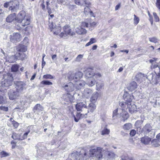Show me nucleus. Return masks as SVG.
<instances>
[{
  "mask_svg": "<svg viewBox=\"0 0 160 160\" xmlns=\"http://www.w3.org/2000/svg\"><path fill=\"white\" fill-rule=\"evenodd\" d=\"M154 73L148 74L147 78L151 83L157 84L160 81V73L155 70H154Z\"/></svg>",
  "mask_w": 160,
  "mask_h": 160,
  "instance_id": "nucleus-1",
  "label": "nucleus"
},
{
  "mask_svg": "<svg viewBox=\"0 0 160 160\" xmlns=\"http://www.w3.org/2000/svg\"><path fill=\"white\" fill-rule=\"evenodd\" d=\"M102 150V148L100 147H98L96 148H92L89 150V155L88 156H87L86 157L87 158L96 156L97 158L100 159L102 157L101 152Z\"/></svg>",
  "mask_w": 160,
  "mask_h": 160,
  "instance_id": "nucleus-2",
  "label": "nucleus"
},
{
  "mask_svg": "<svg viewBox=\"0 0 160 160\" xmlns=\"http://www.w3.org/2000/svg\"><path fill=\"white\" fill-rule=\"evenodd\" d=\"M151 63V68L152 69H154L155 71L158 70L160 73V59L157 58H152L149 60Z\"/></svg>",
  "mask_w": 160,
  "mask_h": 160,
  "instance_id": "nucleus-3",
  "label": "nucleus"
},
{
  "mask_svg": "<svg viewBox=\"0 0 160 160\" xmlns=\"http://www.w3.org/2000/svg\"><path fill=\"white\" fill-rule=\"evenodd\" d=\"M5 79L2 83V87H7L10 86L13 80V77L10 73L7 74L4 77Z\"/></svg>",
  "mask_w": 160,
  "mask_h": 160,
  "instance_id": "nucleus-4",
  "label": "nucleus"
},
{
  "mask_svg": "<svg viewBox=\"0 0 160 160\" xmlns=\"http://www.w3.org/2000/svg\"><path fill=\"white\" fill-rule=\"evenodd\" d=\"M85 73L86 77L88 78H95L97 79L102 76V75L99 73H95L93 70L91 68L87 69L85 71Z\"/></svg>",
  "mask_w": 160,
  "mask_h": 160,
  "instance_id": "nucleus-5",
  "label": "nucleus"
},
{
  "mask_svg": "<svg viewBox=\"0 0 160 160\" xmlns=\"http://www.w3.org/2000/svg\"><path fill=\"white\" fill-rule=\"evenodd\" d=\"M64 32H61L59 35L61 37H65L68 35L73 36L75 35V33L72 32L71 29L69 27L65 26L63 28Z\"/></svg>",
  "mask_w": 160,
  "mask_h": 160,
  "instance_id": "nucleus-6",
  "label": "nucleus"
},
{
  "mask_svg": "<svg viewBox=\"0 0 160 160\" xmlns=\"http://www.w3.org/2000/svg\"><path fill=\"white\" fill-rule=\"evenodd\" d=\"M21 35L18 33H13L10 35V41L13 42H19L21 40Z\"/></svg>",
  "mask_w": 160,
  "mask_h": 160,
  "instance_id": "nucleus-7",
  "label": "nucleus"
},
{
  "mask_svg": "<svg viewBox=\"0 0 160 160\" xmlns=\"http://www.w3.org/2000/svg\"><path fill=\"white\" fill-rule=\"evenodd\" d=\"M10 7L9 8L10 10L12 12H16L18 9L19 6L18 1L17 0L10 2Z\"/></svg>",
  "mask_w": 160,
  "mask_h": 160,
  "instance_id": "nucleus-8",
  "label": "nucleus"
},
{
  "mask_svg": "<svg viewBox=\"0 0 160 160\" xmlns=\"http://www.w3.org/2000/svg\"><path fill=\"white\" fill-rule=\"evenodd\" d=\"M123 98L125 101L128 103L129 104L132 103V102L133 98V96L132 95L129 94L127 92H125L123 95Z\"/></svg>",
  "mask_w": 160,
  "mask_h": 160,
  "instance_id": "nucleus-9",
  "label": "nucleus"
},
{
  "mask_svg": "<svg viewBox=\"0 0 160 160\" xmlns=\"http://www.w3.org/2000/svg\"><path fill=\"white\" fill-rule=\"evenodd\" d=\"M75 85L71 82H69L67 84L63 85L62 87L68 92H72L74 90Z\"/></svg>",
  "mask_w": 160,
  "mask_h": 160,
  "instance_id": "nucleus-10",
  "label": "nucleus"
},
{
  "mask_svg": "<svg viewBox=\"0 0 160 160\" xmlns=\"http://www.w3.org/2000/svg\"><path fill=\"white\" fill-rule=\"evenodd\" d=\"M20 93L16 90H11L8 92L9 98L13 100L17 98L19 95Z\"/></svg>",
  "mask_w": 160,
  "mask_h": 160,
  "instance_id": "nucleus-11",
  "label": "nucleus"
},
{
  "mask_svg": "<svg viewBox=\"0 0 160 160\" xmlns=\"http://www.w3.org/2000/svg\"><path fill=\"white\" fill-rule=\"evenodd\" d=\"M27 16L25 12L24 11H22L18 14L17 17L16 16V20L17 22L19 23Z\"/></svg>",
  "mask_w": 160,
  "mask_h": 160,
  "instance_id": "nucleus-12",
  "label": "nucleus"
},
{
  "mask_svg": "<svg viewBox=\"0 0 160 160\" xmlns=\"http://www.w3.org/2000/svg\"><path fill=\"white\" fill-rule=\"evenodd\" d=\"M63 97L64 100L67 102H72L75 101L73 96L71 95L69 93H68L65 94Z\"/></svg>",
  "mask_w": 160,
  "mask_h": 160,
  "instance_id": "nucleus-13",
  "label": "nucleus"
},
{
  "mask_svg": "<svg viewBox=\"0 0 160 160\" xmlns=\"http://www.w3.org/2000/svg\"><path fill=\"white\" fill-rule=\"evenodd\" d=\"M75 108L78 111H82L83 108H87L86 102H85L78 103L76 105Z\"/></svg>",
  "mask_w": 160,
  "mask_h": 160,
  "instance_id": "nucleus-14",
  "label": "nucleus"
},
{
  "mask_svg": "<svg viewBox=\"0 0 160 160\" xmlns=\"http://www.w3.org/2000/svg\"><path fill=\"white\" fill-rule=\"evenodd\" d=\"M74 82H75L74 84L75 87L76 89L78 90L82 88L86 84L85 82L82 80L74 81Z\"/></svg>",
  "mask_w": 160,
  "mask_h": 160,
  "instance_id": "nucleus-15",
  "label": "nucleus"
},
{
  "mask_svg": "<svg viewBox=\"0 0 160 160\" xmlns=\"http://www.w3.org/2000/svg\"><path fill=\"white\" fill-rule=\"evenodd\" d=\"M25 84L22 82H17L16 87V91H17L19 93H21L22 90L24 89Z\"/></svg>",
  "mask_w": 160,
  "mask_h": 160,
  "instance_id": "nucleus-16",
  "label": "nucleus"
},
{
  "mask_svg": "<svg viewBox=\"0 0 160 160\" xmlns=\"http://www.w3.org/2000/svg\"><path fill=\"white\" fill-rule=\"evenodd\" d=\"M72 117L74 118L75 121L76 122H78L79 120L82 119L87 114V113L84 114L81 113L80 112H77L76 115L75 116L74 114H73L72 113Z\"/></svg>",
  "mask_w": 160,
  "mask_h": 160,
  "instance_id": "nucleus-17",
  "label": "nucleus"
},
{
  "mask_svg": "<svg viewBox=\"0 0 160 160\" xmlns=\"http://www.w3.org/2000/svg\"><path fill=\"white\" fill-rule=\"evenodd\" d=\"M30 19L28 16H27L19 23H20L21 25L22 26L24 27L25 26L29 25L30 23Z\"/></svg>",
  "mask_w": 160,
  "mask_h": 160,
  "instance_id": "nucleus-18",
  "label": "nucleus"
},
{
  "mask_svg": "<svg viewBox=\"0 0 160 160\" xmlns=\"http://www.w3.org/2000/svg\"><path fill=\"white\" fill-rule=\"evenodd\" d=\"M92 92L93 91L92 89L87 88L84 90L83 95L85 97L88 98L90 97Z\"/></svg>",
  "mask_w": 160,
  "mask_h": 160,
  "instance_id": "nucleus-19",
  "label": "nucleus"
},
{
  "mask_svg": "<svg viewBox=\"0 0 160 160\" xmlns=\"http://www.w3.org/2000/svg\"><path fill=\"white\" fill-rule=\"evenodd\" d=\"M75 29L76 32L79 34H85L86 33V30L81 26L75 27Z\"/></svg>",
  "mask_w": 160,
  "mask_h": 160,
  "instance_id": "nucleus-20",
  "label": "nucleus"
},
{
  "mask_svg": "<svg viewBox=\"0 0 160 160\" xmlns=\"http://www.w3.org/2000/svg\"><path fill=\"white\" fill-rule=\"evenodd\" d=\"M128 108L129 112L131 113H133L137 111L136 106L133 102L129 104Z\"/></svg>",
  "mask_w": 160,
  "mask_h": 160,
  "instance_id": "nucleus-21",
  "label": "nucleus"
},
{
  "mask_svg": "<svg viewBox=\"0 0 160 160\" xmlns=\"http://www.w3.org/2000/svg\"><path fill=\"white\" fill-rule=\"evenodd\" d=\"M95 79H96L95 78H89L88 79L87 84L89 87H92L96 83V81Z\"/></svg>",
  "mask_w": 160,
  "mask_h": 160,
  "instance_id": "nucleus-22",
  "label": "nucleus"
},
{
  "mask_svg": "<svg viewBox=\"0 0 160 160\" xmlns=\"http://www.w3.org/2000/svg\"><path fill=\"white\" fill-rule=\"evenodd\" d=\"M16 16L15 13L10 14L6 18V21L8 22H12L14 19L16 20Z\"/></svg>",
  "mask_w": 160,
  "mask_h": 160,
  "instance_id": "nucleus-23",
  "label": "nucleus"
},
{
  "mask_svg": "<svg viewBox=\"0 0 160 160\" xmlns=\"http://www.w3.org/2000/svg\"><path fill=\"white\" fill-rule=\"evenodd\" d=\"M82 76L83 73L81 72H76L73 78L74 82L80 80V79L82 77Z\"/></svg>",
  "mask_w": 160,
  "mask_h": 160,
  "instance_id": "nucleus-24",
  "label": "nucleus"
},
{
  "mask_svg": "<svg viewBox=\"0 0 160 160\" xmlns=\"http://www.w3.org/2000/svg\"><path fill=\"white\" fill-rule=\"evenodd\" d=\"M137 87L136 82L134 81L131 82L128 85V90L132 91L136 89Z\"/></svg>",
  "mask_w": 160,
  "mask_h": 160,
  "instance_id": "nucleus-25",
  "label": "nucleus"
},
{
  "mask_svg": "<svg viewBox=\"0 0 160 160\" xmlns=\"http://www.w3.org/2000/svg\"><path fill=\"white\" fill-rule=\"evenodd\" d=\"M99 95V93L97 92H95L93 93L90 98V101L92 102H95Z\"/></svg>",
  "mask_w": 160,
  "mask_h": 160,
  "instance_id": "nucleus-26",
  "label": "nucleus"
},
{
  "mask_svg": "<svg viewBox=\"0 0 160 160\" xmlns=\"http://www.w3.org/2000/svg\"><path fill=\"white\" fill-rule=\"evenodd\" d=\"M119 105L122 111H126L129 106V103L125 102H122L119 103Z\"/></svg>",
  "mask_w": 160,
  "mask_h": 160,
  "instance_id": "nucleus-27",
  "label": "nucleus"
},
{
  "mask_svg": "<svg viewBox=\"0 0 160 160\" xmlns=\"http://www.w3.org/2000/svg\"><path fill=\"white\" fill-rule=\"evenodd\" d=\"M96 106L93 102L90 103L89 104L88 106L87 113L90 112H93L96 108Z\"/></svg>",
  "mask_w": 160,
  "mask_h": 160,
  "instance_id": "nucleus-28",
  "label": "nucleus"
},
{
  "mask_svg": "<svg viewBox=\"0 0 160 160\" xmlns=\"http://www.w3.org/2000/svg\"><path fill=\"white\" fill-rule=\"evenodd\" d=\"M152 130V127L149 124H146L143 128V131L146 133L149 132Z\"/></svg>",
  "mask_w": 160,
  "mask_h": 160,
  "instance_id": "nucleus-29",
  "label": "nucleus"
},
{
  "mask_svg": "<svg viewBox=\"0 0 160 160\" xmlns=\"http://www.w3.org/2000/svg\"><path fill=\"white\" fill-rule=\"evenodd\" d=\"M141 142L145 144H148L151 141V139L147 136H145L141 138Z\"/></svg>",
  "mask_w": 160,
  "mask_h": 160,
  "instance_id": "nucleus-30",
  "label": "nucleus"
},
{
  "mask_svg": "<svg viewBox=\"0 0 160 160\" xmlns=\"http://www.w3.org/2000/svg\"><path fill=\"white\" fill-rule=\"evenodd\" d=\"M43 109V107L40 104H37L34 107V112L38 113L42 111Z\"/></svg>",
  "mask_w": 160,
  "mask_h": 160,
  "instance_id": "nucleus-31",
  "label": "nucleus"
},
{
  "mask_svg": "<svg viewBox=\"0 0 160 160\" xmlns=\"http://www.w3.org/2000/svg\"><path fill=\"white\" fill-rule=\"evenodd\" d=\"M17 51L23 53L27 50V48L24 45H20L18 46L17 48Z\"/></svg>",
  "mask_w": 160,
  "mask_h": 160,
  "instance_id": "nucleus-32",
  "label": "nucleus"
},
{
  "mask_svg": "<svg viewBox=\"0 0 160 160\" xmlns=\"http://www.w3.org/2000/svg\"><path fill=\"white\" fill-rule=\"evenodd\" d=\"M61 28L59 25L55 26L53 30L52 31L53 33L55 34H58L61 31Z\"/></svg>",
  "mask_w": 160,
  "mask_h": 160,
  "instance_id": "nucleus-33",
  "label": "nucleus"
},
{
  "mask_svg": "<svg viewBox=\"0 0 160 160\" xmlns=\"http://www.w3.org/2000/svg\"><path fill=\"white\" fill-rule=\"evenodd\" d=\"M132 125L130 123H127L124 124L122 127V128L127 131L132 128Z\"/></svg>",
  "mask_w": 160,
  "mask_h": 160,
  "instance_id": "nucleus-34",
  "label": "nucleus"
},
{
  "mask_svg": "<svg viewBox=\"0 0 160 160\" xmlns=\"http://www.w3.org/2000/svg\"><path fill=\"white\" fill-rule=\"evenodd\" d=\"M15 56L17 59H21L22 60L24 59V57H25V54L23 53L20 52L18 53H16Z\"/></svg>",
  "mask_w": 160,
  "mask_h": 160,
  "instance_id": "nucleus-35",
  "label": "nucleus"
},
{
  "mask_svg": "<svg viewBox=\"0 0 160 160\" xmlns=\"http://www.w3.org/2000/svg\"><path fill=\"white\" fill-rule=\"evenodd\" d=\"M52 84V83L51 82L47 80H44L40 82V86L43 87L44 85H51Z\"/></svg>",
  "mask_w": 160,
  "mask_h": 160,
  "instance_id": "nucleus-36",
  "label": "nucleus"
},
{
  "mask_svg": "<svg viewBox=\"0 0 160 160\" xmlns=\"http://www.w3.org/2000/svg\"><path fill=\"white\" fill-rule=\"evenodd\" d=\"M7 99L5 97L0 95V104H3L7 103Z\"/></svg>",
  "mask_w": 160,
  "mask_h": 160,
  "instance_id": "nucleus-37",
  "label": "nucleus"
},
{
  "mask_svg": "<svg viewBox=\"0 0 160 160\" xmlns=\"http://www.w3.org/2000/svg\"><path fill=\"white\" fill-rule=\"evenodd\" d=\"M121 115L124 121L127 120L128 118V114L126 111H122Z\"/></svg>",
  "mask_w": 160,
  "mask_h": 160,
  "instance_id": "nucleus-38",
  "label": "nucleus"
},
{
  "mask_svg": "<svg viewBox=\"0 0 160 160\" xmlns=\"http://www.w3.org/2000/svg\"><path fill=\"white\" fill-rule=\"evenodd\" d=\"M97 42V40L95 38H92L90 39V41L85 45L86 47L88 46L91 44L95 43Z\"/></svg>",
  "mask_w": 160,
  "mask_h": 160,
  "instance_id": "nucleus-39",
  "label": "nucleus"
},
{
  "mask_svg": "<svg viewBox=\"0 0 160 160\" xmlns=\"http://www.w3.org/2000/svg\"><path fill=\"white\" fill-rule=\"evenodd\" d=\"M84 12L86 15L88 14L89 12L90 13V14L91 15H92V14H93L92 12L91 11L90 8L87 6L84 8Z\"/></svg>",
  "mask_w": 160,
  "mask_h": 160,
  "instance_id": "nucleus-40",
  "label": "nucleus"
},
{
  "mask_svg": "<svg viewBox=\"0 0 160 160\" xmlns=\"http://www.w3.org/2000/svg\"><path fill=\"white\" fill-rule=\"evenodd\" d=\"M153 144L155 147H158L160 146V141L157 139H154L152 142Z\"/></svg>",
  "mask_w": 160,
  "mask_h": 160,
  "instance_id": "nucleus-41",
  "label": "nucleus"
},
{
  "mask_svg": "<svg viewBox=\"0 0 160 160\" xmlns=\"http://www.w3.org/2000/svg\"><path fill=\"white\" fill-rule=\"evenodd\" d=\"M12 138L15 140H21V138L19 134L13 133L12 136Z\"/></svg>",
  "mask_w": 160,
  "mask_h": 160,
  "instance_id": "nucleus-42",
  "label": "nucleus"
},
{
  "mask_svg": "<svg viewBox=\"0 0 160 160\" xmlns=\"http://www.w3.org/2000/svg\"><path fill=\"white\" fill-rule=\"evenodd\" d=\"M85 0H75V2L76 4L79 5H83L84 3Z\"/></svg>",
  "mask_w": 160,
  "mask_h": 160,
  "instance_id": "nucleus-43",
  "label": "nucleus"
},
{
  "mask_svg": "<svg viewBox=\"0 0 160 160\" xmlns=\"http://www.w3.org/2000/svg\"><path fill=\"white\" fill-rule=\"evenodd\" d=\"M103 84L102 83H97L96 90L98 91H99L103 87Z\"/></svg>",
  "mask_w": 160,
  "mask_h": 160,
  "instance_id": "nucleus-44",
  "label": "nucleus"
},
{
  "mask_svg": "<svg viewBox=\"0 0 160 160\" xmlns=\"http://www.w3.org/2000/svg\"><path fill=\"white\" fill-rule=\"evenodd\" d=\"M1 158L6 157L9 156V154L4 151H2L0 153Z\"/></svg>",
  "mask_w": 160,
  "mask_h": 160,
  "instance_id": "nucleus-45",
  "label": "nucleus"
},
{
  "mask_svg": "<svg viewBox=\"0 0 160 160\" xmlns=\"http://www.w3.org/2000/svg\"><path fill=\"white\" fill-rule=\"evenodd\" d=\"M12 118H11L9 121L12 122V123L13 125V126L15 128H17L19 124L17 122L14 120L12 121Z\"/></svg>",
  "mask_w": 160,
  "mask_h": 160,
  "instance_id": "nucleus-46",
  "label": "nucleus"
},
{
  "mask_svg": "<svg viewBox=\"0 0 160 160\" xmlns=\"http://www.w3.org/2000/svg\"><path fill=\"white\" fill-rule=\"evenodd\" d=\"M19 68V66L18 65H14L12 66L11 68L12 71L16 72L18 71Z\"/></svg>",
  "mask_w": 160,
  "mask_h": 160,
  "instance_id": "nucleus-47",
  "label": "nucleus"
},
{
  "mask_svg": "<svg viewBox=\"0 0 160 160\" xmlns=\"http://www.w3.org/2000/svg\"><path fill=\"white\" fill-rule=\"evenodd\" d=\"M0 110L4 112L8 111V106H3V104L0 106Z\"/></svg>",
  "mask_w": 160,
  "mask_h": 160,
  "instance_id": "nucleus-48",
  "label": "nucleus"
},
{
  "mask_svg": "<svg viewBox=\"0 0 160 160\" xmlns=\"http://www.w3.org/2000/svg\"><path fill=\"white\" fill-rule=\"evenodd\" d=\"M149 40L150 42L154 43L158 42V39L156 37L149 38Z\"/></svg>",
  "mask_w": 160,
  "mask_h": 160,
  "instance_id": "nucleus-49",
  "label": "nucleus"
},
{
  "mask_svg": "<svg viewBox=\"0 0 160 160\" xmlns=\"http://www.w3.org/2000/svg\"><path fill=\"white\" fill-rule=\"evenodd\" d=\"M134 24L135 25H137L139 22V19L138 17H137L136 16L135 14L134 15Z\"/></svg>",
  "mask_w": 160,
  "mask_h": 160,
  "instance_id": "nucleus-50",
  "label": "nucleus"
},
{
  "mask_svg": "<svg viewBox=\"0 0 160 160\" xmlns=\"http://www.w3.org/2000/svg\"><path fill=\"white\" fill-rule=\"evenodd\" d=\"M110 130L109 129L106 128H104V129L102 131L101 134L102 135H104L105 134H108L109 133Z\"/></svg>",
  "mask_w": 160,
  "mask_h": 160,
  "instance_id": "nucleus-51",
  "label": "nucleus"
},
{
  "mask_svg": "<svg viewBox=\"0 0 160 160\" xmlns=\"http://www.w3.org/2000/svg\"><path fill=\"white\" fill-rule=\"evenodd\" d=\"M56 26V25H54L53 22H50L49 23V29L51 31H52L54 28V27Z\"/></svg>",
  "mask_w": 160,
  "mask_h": 160,
  "instance_id": "nucleus-52",
  "label": "nucleus"
},
{
  "mask_svg": "<svg viewBox=\"0 0 160 160\" xmlns=\"http://www.w3.org/2000/svg\"><path fill=\"white\" fill-rule=\"evenodd\" d=\"M108 156L109 158H114L115 156V154L114 153L112 152H108Z\"/></svg>",
  "mask_w": 160,
  "mask_h": 160,
  "instance_id": "nucleus-53",
  "label": "nucleus"
},
{
  "mask_svg": "<svg viewBox=\"0 0 160 160\" xmlns=\"http://www.w3.org/2000/svg\"><path fill=\"white\" fill-rule=\"evenodd\" d=\"M144 77V74L142 73H139L138 74L135 76L137 80H139Z\"/></svg>",
  "mask_w": 160,
  "mask_h": 160,
  "instance_id": "nucleus-54",
  "label": "nucleus"
},
{
  "mask_svg": "<svg viewBox=\"0 0 160 160\" xmlns=\"http://www.w3.org/2000/svg\"><path fill=\"white\" fill-rule=\"evenodd\" d=\"M153 16L154 17L155 21L156 22L159 21V18L157 15L156 13L155 12H153Z\"/></svg>",
  "mask_w": 160,
  "mask_h": 160,
  "instance_id": "nucleus-55",
  "label": "nucleus"
},
{
  "mask_svg": "<svg viewBox=\"0 0 160 160\" xmlns=\"http://www.w3.org/2000/svg\"><path fill=\"white\" fill-rule=\"evenodd\" d=\"M121 160H133L132 158L129 157L128 156H122Z\"/></svg>",
  "mask_w": 160,
  "mask_h": 160,
  "instance_id": "nucleus-56",
  "label": "nucleus"
},
{
  "mask_svg": "<svg viewBox=\"0 0 160 160\" xmlns=\"http://www.w3.org/2000/svg\"><path fill=\"white\" fill-rule=\"evenodd\" d=\"M43 78L46 79H48L53 78V77L50 74H47L44 75Z\"/></svg>",
  "mask_w": 160,
  "mask_h": 160,
  "instance_id": "nucleus-57",
  "label": "nucleus"
},
{
  "mask_svg": "<svg viewBox=\"0 0 160 160\" xmlns=\"http://www.w3.org/2000/svg\"><path fill=\"white\" fill-rule=\"evenodd\" d=\"M83 55L80 54L76 58V61L77 62H79L81 61V60L82 58Z\"/></svg>",
  "mask_w": 160,
  "mask_h": 160,
  "instance_id": "nucleus-58",
  "label": "nucleus"
},
{
  "mask_svg": "<svg viewBox=\"0 0 160 160\" xmlns=\"http://www.w3.org/2000/svg\"><path fill=\"white\" fill-rule=\"evenodd\" d=\"M30 132V130H29L27 132L24 133L23 134V136L21 138V140H22L26 138L27 137L29 133Z\"/></svg>",
  "mask_w": 160,
  "mask_h": 160,
  "instance_id": "nucleus-59",
  "label": "nucleus"
},
{
  "mask_svg": "<svg viewBox=\"0 0 160 160\" xmlns=\"http://www.w3.org/2000/svg\"><path fill=\"white\" fill-rule=\"evenodd\" d=\"M16 60V59L14 56H11L9 59L8 61L11 63L15 62Z\"/></svg>",
  "mask_w": 160,
  "mask_h": 160,
  "instance_id": "nucleus-60",
  "label": "nucleus"
},
{
  "mask_svg": "<svg viewBox=\"0 0 160 160\" xmlns=\"http://www.w3.org/2000/svg\"><path fill=\"white\" fill-rule=\"evenodd\" d=\"M74 77V75L73 74L68 75V78L69 80H73V78Z\"/></svg>",
  "mask_w": 160,
  "mask_h": 160,
  "instance_id": "nucleus-61",
  "label": "nucleus"
},
{
  "mask_svg": "<svg viewBox=\"0 0 160 160\" xmlns=\"http://www.w3.org/2000/svg\"><path fill=\"white\" fill-rule=\"evenodd\" d=\"M136 133V131L135 130L133 129L131 130L130 133V134L131 136L133 137L135 135Z\"/></svg>",
  "mask_w": 160,
  "mask_h": 160,
  "instance_id": "nucleus-62",
  "label": "nucleus"
},
{
  "mask_svg": "<svg viewBox=\"0 0 160 160\" xmlns=\"http://www.w3.org/2000/svg\"><path fill=\"white\" fill-rule=\"evenodd\" d=\"M88 23L85 22H83L82 23L81 26L82 28H85V27H88Z\"/></svg>",
  "mask_w": 160,
  "mask_h": 160,
  "instance_id": "nucleus-63",
  "label": "nucleus"
},
{
  "mask_svg": "<svg viewBox=\"0 0 160 160\" xmlns=\"http://www.w3.org/2000/svg\"><path fill=\"white\" fill-rule=\"evenodd\" d=\"M156 6L160 10V0H156Z\"/></svg>",
  "mask_w": 160,
  "mask_h": 160,
  "instance_id": "nucleus-64",
  "label": "nucleus"
}]
</instances>
